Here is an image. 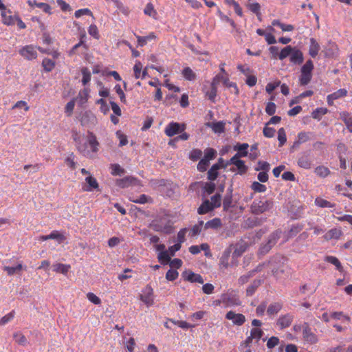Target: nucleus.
I'll list each match as a JSON object with an SVG mask.
<instances>
[{
	"label": "nucleus",
	"mask_w": 352,
	"mask_h": 352,
	"mask_svg": "<svg viewBox=\"0 0 352 352\" xmlns=\"http://www.w3.org/2000/svg\"><path fill=\"white\" fill-rule=\"evenodd\" d=\"M261 280L255 279L253 282L246 289V295L248 296H252L257 289V288L261 285Z\"/></svg>",
	"instance_id": "nucleus-37"
},
{
	"label": "nucleus",
	"mask_w": 352,
	"mask_h": 352,
	"mask_svg": "<svg viewBox=\"0 0 352 352\" xmlns=\"http://www.w3.org/2000/svg\"><path fill=\"white\" fill-rule=\"evenodd\" d=\"M234 243H232L223 252L222 256L220 258V264L224 267L228 268L229 266H234L236 265V261L232 259L231 263L229 262L230 256L232 252Z\"/></svg>",
	"instance_id": "nucleus-7"
},
{
	"label": "nucleus",
	"mask_w": 352,
	"mask_h": 352,
	"mask_svg": "<svg viewBox=\"0 0 352 352\" xmlns=\"http://www.w3.org/2000/svg\"><path fill=\"white\" fill-rule=\"evenodd\" d=\"M112 1L114 3L115 6L116 7L119 12H121L125 16H127L129 14V8L127 6H125L119 0H112Z\"/></svg>",
	"instance_id": "nucleus-44"
},
{
	"label": "nucleus",
	"mask_w": 352,
	"mask_h": 352,
	"mask_svg": "<svg viewBox=\"0 0 352 352\" xmlns=\"http://www.w3.org/2000/svg\"><path fill=\"white\" fill-rule=\"evenodd\" d=\"M320 50V47L317 41L311 38H310V45L309 47V54L312 57L315 58L318 54Z\"/></svg>",
	"instance_id": "nucleus-29"
},
{
	"label": "nucleus",
	"mask_w": 352,
	"mask_h": 352,
	"mask_svg": "<svg viewBox=\"0 0 352 352\" xmlns=\"http://www.w3.org/2000/svg\"><path fill=\"white\" fill-rule=\"evenodd\" d=\"M227 320H232V322L238 326L242 325L245 322V317L242 314H236L234 311H230L226 315Z\"/></svg>",
	"instance_id": "nucleus-14"
},
{
	"label": "nucleus",
	"mask_w": 352,
	"mask_h": 352,
	"mask_svg": "<svg viewBox=\"0 0 352 352\" xmlns=\"http://www.w3.org/2000/svg\"><path fill=\"white\" fill-rule=\"evenodd\" d=\"M283 304L281 302H274L269 305L267 309V314L269 316L277 314L282 309Z\"/></svg>",
	"instance_id": "nucleus-36"
},
{
	"label": "nucleus",
	"mask_w": 352,
	"mask_h": 352,
	"mask_svg": "<svg viewBox=\"0 0 352 352\" xmlns=\"http://www.w3.org/2000/svg\"><path fill=\"white\" fill-rule=\"evenodd\" d=\"M88 33L90 36L96 39H99L100 34L97 26L95 24H91L88 28Z\"/></svg>",
	"instance_id": "nucleus-62"
},
{
	"label": "nucleus",
	"mask_w": 352,
	"mask_h": 352,
	"mask_svg": "<svg viewBox=\"0 0 352 352\" xmlns=\"http://www.w3.org/2000/svg\"><path fill=\"white\" fill-rule=\"evenodd\" d=\"M111 175L116 176V175H121L124 173L125 170L124 168H122L119 164H113L111 165Z\"/></svg>",
	"instance_id": "nucleus-55"
},
{
	"label": "nucleus",
	"mask_w": 352,
	"mask_h": 352,
	"mask_svg": "<svg viewBox=\"0 0 352 352\" xmlns=\"http://www.w3.org/2000/svg\"><path fill=\"white\" fill-rule=\"evenodd\" d=\"M216 155V151L214 148H208L205 150L204 159L207 160L208 162H210V160L214 158Z\"/></svg>",
	"instance_id": "nucleus-63"
},
{
	"label": "nucleus",
	"mask_w": 352,
	"mask_h": 352,
	"mask_svg": "<svg viewBox=\"0 0 352 352\" xmlns=\"http://www.w3.org/2000/svg\"><path fill=\"white\" fill-rule=\"evenodd\" d=\"M309 140V133L302 131L298 133L297 139L294 142L292 148H298L302 143L307 142Z\"/></svg>",
	"instance_id": "nucleus-28"
},
{
	"label": "nucleus",
	"mask_w": 352,
	"mask_h": 352,
	"mask_svg": "<svg viewBox=\"0 0 352 352\" xmlns=\"http://www.w3.org/2000/svg\"><path fill=\"white\" fill-rule=\"evenodd\" d=\"M54 271H56L57 272L62 273L63 274H66L68 272L70 266L67 265L62 264V263H58V264L54 265Z\"/></svg>",
	"instance_id": "nucleus-61"
},
{
	"label": "nucleus",
	"mask_w": 352,
	"mask_h": 352,
	"mask_svg": "<svg viewBox=\"0 0 352 352\" xmlns=\"http://www.w3.org/2000/svg\"><path fill=\"white\" fill-rule=\"evenodd\" d=\"M340 116L349 131L352 132V114L346 111H342L340 113Z\"/></svg>",
	"instance_id": "nucleus-35"
},
{
	"label": "nucleus",
	"mask_w": 352,
	"mask_h": 352,
	"mask_svg": "<svg viewBox=\"0 0 352 352\" xmlns=\"http://www.w3.org/2000/svg\"><path fill=\"white\" fill-rule=\"evenodd\" d=\"M282 234V231L277 230L273 232L268 237V240L266 243L261 245L259 248L258 254L261 255H265L272 248L276 243L277 241L280 239Z\"/></svg>",
	"instance_id": "nucleus-3"
},
{
	"label": "nucleus",
	"mask_w": 352,
	"mask_h": 352,
	"mask_svg": "<svg viewBox=\"0 0 352 352\" xmlns=\"http://www.w3.org/2000/svg\"><path fill=\"white\" fill-rule=\"evenodd\" d=\"M81 72L82 74V83L83 85H86L91 80V72L87 67L82 68Z\"/></svg>",
	"instance_id": "nucleus-50"
},
{
	"label": "nucleus",
	"mask_w": 352,
	"mask_h": 352,
	"mask_svg": "<svg viewBox=\"0 0 352 352\" xmlns=\"http://www.w3.org/2000/svg\"><path fill=\"white\" fill-rule=\"evenodd\" d=\"M297 164L298 166L304 169H310L313 165L311 157L306 153H303L299 156Z\"/></svg>",
	"instance_id": "nucleus-18"
},
{
	"label": "nucleus",
	"mask_w": 352,
	"mask_h": 352,
	"mask_svg": "<svg viewBox=\"0 0 352 352\" xmlns=\"http://www.w3.org/2000/svg\"><path fill=\"white\" fill-rule=\"evenodd\" d=\"M23 270H26V267H23V265L21 263H19L16 266H5L3 267V270L7 272V274L9 276H12L14 274H19L20 275L21 274V271Z\"/></svg>",
	"instance_id": "nucleus-27"
},
{
	"label": "nucleus",
	"mask_w": 352,
	"mask_h": 352,
	"mask_svg": "<svg viewBox=\"0 0 352 352\" xmlns=\"http://www.w3.org/2000/svg\"><path fill=\"white\" fill-rule=\"evenodd\" d=\"M314 63L311 60H308L301 67L300 76L299 78L301 85H307L311 80Z\"/></svg>",
	"instance_id": "nucleus-2"
},
{
	"label": "nucleus",
	"mask_w": 352,
	"mask_h": 352,
	"mask_svg": "<svg viewBox=\"0 0 352 352\" xmlns=\"http://www.w3.org/2000/svg\"><path fill=\"white\" fill-rule=\"evenodd\" d=\"M28 3L29 6H30L31 7L36 6L38 8L42 9L45 13H47L49 14H50L52 13L51 12L52 8H51L50 6L47 3L38 2L36 0H34V1L29 0L28 1Z\"/></svg>",
	"instance_id": "nucleus-31"
},
{
	"label": "nucleus",
	"mask_w": 352,
	"mask_h": 352,
	"mask_svg": "<svg viewBox=\"0 0 352 352\" xmlns=\"http://www.w3.org/2000/svg\"><path fill=\"white\" fill-rule=\"evenodd\" d=\"M247 7L251 12L257 16L258 19H261V6L258 3H249L247 5Z\"/></svg>",
	"instance_id": "nucleus-45"
},
{
	"label": "nucleus",
	"mask_w": 352,
	"mask_h": 352,
	"mask_svg": "<svg viewBox=\"0 0 352 352\" xmlns=\"http://www.w3.org/2000/svg\"><path fill=\"white\" fill-rule=\"evenodd\" d=\"M214 208L210 204L209 200L204 201L202 204L198 208L199 214H206L210 210H212Z\"/></svg>",
	"instance_id": "nucleus-43"
},
{
	"label": "nucleus",
	"mask_w": 352,
	"mask_h": 352,
	"mask_svg": "<svg viewBox=\"0 0 352 352\" xmlns=\"http://www.w3.org/2000/svg\"><path fill=\"white\" fill-rule=\"evenodd\" d=\"M85 182L88 184L87 187H84L83 190L85 191H91L93 189H96L98 188V183L96 178L89 175L85 178Z\"/></svg>",
	"instance_id": "nucleus-34"
},
{
	"label": "nucleus",
	"mask_w": 352,
	"mask_h": 352,
	"mask_svg": "<svg viewBox=\"0 0 352 352\" xmlns=\"http://www.w3.org/2000/svg\"><path fill=\"white\" fill-rule=\"evenodd\" d=\"M87 142L92 153H97L99 151L100 144L94 133L88 132Z\"/></svg>",
	"instance_id": "nucleus-22"
},
{
	"label": "nucleus",
	"mask_w": 352,
	"mask_h": 352,
	"mask_svg": "<svg viewBox=\"0 0 352 352\" xmlns=\"http://www.w3.org/2000/svg\"><path fill=\"white\" fill-rule=\"evenodd\" d=\"M224 226L226 236H230L232 235H234L239 228L238 224L235 223L233 221H228V223L225 224Z\"/></svg>",
	"instance_id": "nucleus-33"
},
{
	"label": "nucleus",
	"mask_w": 352,
	"mask_h": 352,
	"mask_svg": "<svg viewBox=\"0 0 352 352\" xmlns=\"http://www.w3.org/2000/svg\"><path fill=\"white\" fill-rule=\"evenodd\" d=\"M273 26L279 27L283 32H292L294 30V26L291 24H285L281 23L279 20L275 19L272 22Z\"/></svg>",
	"instance_id": "nucleus-38"
},
{
	"label": "nucleus",
	"mask_w": 352,
	"mask_h": 352,
	"mask_svg": "<svg viewBox=\"0 0 352 352\" xmlns=\"http://www.w3.org/2000/svg\"><path fill=\"white\" fill-rule=\"evenodd\" d=\"M215 76H219L220 78L218 80V84L222 81L223 84L228 88H233L234 94H239V89L235 82H231L229 80L228 74H218Z\"/></svg>",
	"instance_id": "nucleus-20"
},
{
	"label": "nucleus",
	"mask_w": 352,
	"mask_h": 352,
	"mask_svg": "<svg viewBox=\"0 0 352 352\" xmlns=\"http://www.w3.org/2000/svg\"><path fill=\"white\" fill-rule=\"evenodd\" d=\"M221 167V166L219 163L213 164L208 171V179L210 181L215 180L219 175L218 170Z\"/></svg>",
	"instance_id": "nucleus-32"
},
{
	"label": "nucleus",
	"mask_w": 352,
	"mask_h": 352,
	"mask_svg": "<svg viewBox=\"0 0 352 352\" xmlns=\"http://www.w3.org/2000/svg\"><path fill=\"white\" fill-rule=\"evenodd\" d=\"M248 147L249 144L248 143L237 144L234 146V150L237 151V153L234 156L238 157H243L248 156Z\"/></svg>",
	"instance_id": "nucleus-23"
},
{
	"label": "nucleus",
	"mask_w": 352,
	"mask_h": 352,
	"mask_svg": "<svg viewBox=\"0 0 352 352\" xmlns=\"http://www.w3.org/2000/svg\"><path fill=\"white\" fill-rule=\"evenodd\" d=\"M182 75L188 80H194L196 78L195 74L189 67H186L183 69Z\"/></svg>",
	"instance_id": "nucleus-51"
},
{
	"label": "nucleus",
	"mask_w": 352,
	"mask_h": 352,
	"mask_svg": "<svg viewBox=\"0 0 352 352\" xmlns=\"http://www.w3.org/2000/svg\"><path fill=\"white\" fill-rule=\"evenodd\" d=\"M278 140L279 142V146H282L287 141L286 133L283 128H280L278 131Z\"/></svg>",
	"instance_id": "nucleus-59"
},
{
	"label": "nucleus",
	"mask_w": 352,
	"mask_h": 352,
	"mask_svg": "<svg viewBox=\"0 0 352 352\" xmlns=\"http://www.w3.org/2000/svg\"><path fill=\"white\" fill-rule=\"evenodd\" d=\"M328 113V109L325 107H319L316 109L312 113H311V117L314 119L320 120H321L322 117L327 114Z\"/></svg>",
	"instance_id": "nucleus-42"
},
{
	"label": "nucleus",
	"mask_w": 352,
	"mask_h": 352,
	"mask_svg": "<svg viewBox=\"0 0 352 352\" xmlns=\"http://www.w3.org/2000/svg\"><path fill=\"white\" fill-rule=\"evenodd\" d=\"M2 22L6 25H12L15 24V18L16 15H12L10 10L5 9L1 13Z\"/></svg>",
	"instance_id": "nucleus-21"
},
{
	"label": "nucleus",
	"mask_w": 352,
	"mask_h": 352,
	"mask_svg": "<svg viewBox=\"0 0 352 352\" xmlns=\"http://www.w3.org/2000/svg\"><path fill=\"white\" fill-rule=\"evenodd\" d=\"M89 96V89L88 88H85L84 89L80 91L78 95V98L80 100L81 104L86 102Z\"/></svg>",
	"instance_id": "nucleus-53"
},
{
	"label": "nucleus",
	"mask_w": 352,
	"mask_h": 352,
	"mask_svg": "<svg viewBox=\"0 0 352 352\" xmlns=\"http://www.w3.org/2000/svg\"><path fill=\"white\" fill-rule=\"evenodd\" d=\"M266 209L265 203L262 201L255 200L251 206V210L253 213L259 214L263 212Z\"/></svg>",
	"instance_id": "nucleus-30"
},
{
	"label": "nucleus",
	"mask_w": 352,
	"mask_h": 352,
	"mask_svg": "<svg viewBox=\"0 0 352 352\" xmlns=\"http://www.w3.org/2000/svg\"><path fill=\"white\" fill-rule=\"evenodd\" d=\"M264 332L261 329L259 328H253L250 331V336L254 339L256 340V342L262 338Z\"/></svg>",
	"instance_id": "nucleus-58"
},
{
	"label": "nucleus",
	"mask_w": 352,
	"mask_h": 352,
	"mask_svg": "<svg viewBox=\"0 0 352 352\" xmlns=\"http://www.w3.org/2000/svg\"><path fill=\"white\" fill-rule=\"evenodd\" d=\"M206 126L211 128L215 133H222L225 131L226 123L223 121L207 122Z\"/></svg>",
	"instance_id": "nucleus-25"
},
{
	"label": "nucleus",
	"mask_w": 352,
	"mask_h": 352,
	"mask_svg": "<svg viewBox=\"0 0 352 352\" xmlns=\"http://www.w3.org/2000/svg\"><path fill=\"white\" fill-rule=\"evenodd\" d=\"M324 260L327 262L335 265L336 267V270H338L339 272H343V270H344L343 267H342L341 263L340 262V261L338 260V258H336V256H327L325 257Z\"/></svg>",
	"instance_id": "nucleus-39"
},
{
	"label": "nucleus",
	"mask_w": 352,
	"mask_h": 352,
	"mask_svg": "<svg viewBox=\"0 0 352 352\" xmlns=\"http://www.w3.org/2000/svg\"><path fill=\"white\" fill-rule=\"evenodd\" d=\"M77 136L78 135L76 134V137L74 138V140L77 143L76 148L78 151L84 156L88 157L89 155V151L87 148V144H81L80 142H78L79 138Z\"/></svg>",
	"instance_id": "nucleus-40"
},
{
	"label": "nucleus",
	"mask_w": 352,
	"mask_h": 352,
	"mask_svg": "<svg viewBox=\"0 0 352 352\" xmlns=\"http://www.w3.org/2000/svg\"><path fill=\"white\" fill-rule=\"evenodd\" d=\"M220 78L219 76H214L210 83V87L207 89L206 87L203 89L205 96L212 102L215 101V98L217 94V85L218 80Z\"/></svg>",
	"instance_id": "nucleus-5"
},
{
	"label": "nucleus",
	"mask_w": 352,
	"mask_h": 352,
	"mask_svg": "<svg viewBox=\"0 0 352 352\" xmlns=\"http://www.w3.org/2000/svg\"><path fill=\"white\" fill-rule=\"evenodd\" d=\"M294 320V316L292 314L281 315L277 320L276 324L280 329L289 327Z\"/></svg>",
	"instance_id": "nucleus-16"
},
{
	"label": "nucleus",
	"mask_w": 352,
	"mask_h": 352,
	"mask_svg": "<svg viewBox=\"0 0 352 352\" xmlns=\"http://www.w3.org/2000/svg\"><path fill=\"white\" fill-rule=\"evenodd\" d=\"M249 247L248 242L241 239L236 243L234 244L233 252H232V260H235L240 257Z\"/></svg>",
	"instance_id": "nucleus-8"
},
{
	"label": "nucleus",
	"mask_w": 352,
	"mask_h": 352,
	"mask_svg": "<svg viewBox=\"0 0 352 352\" xmlns=\"http://www.w3.org/2000/svg\"><path fill=\"white\" fill-rule=\"evenodd\" d=\"M162 222L163 221H159L158 223L151 224L150 226L153 230L156 232H160L164 234L172 233L173 232L174 228L173 223H173V221H167L164 225L162 223Z\"/></svg>",
	"instance_id": "nucleus-11"
},
{
	"label": "nucleus",
	"mask_w": 352,
	"mask_h": 352,
	"mask_svg": "<svg viewBox=\"0 0 352 352\" xmlns=\"http://www.w3.org/2000/svg\"><path fill=\"white\" fill-rule=\"evenodd\" d=\"M41 241H47L49 239L56 240L58 243H62L66 239L65 236L57 230L52 231L50 234L42 235L40 236Z\"/></svg>",
	"instance_id": "nucleus-17"
},
{
	"label": "nucleus",
	"mask_w": 352,
	"mask_h": 352,
	"mask_svg": "<svg viewBox=\"0 0 352 352\" xmlns=\"http://www.w3.org/2000/svg\"><path fill=\"white\" fill-rule=\"evenodd\" d=\"M116 184L118 187L124 188L131 186L139 185L140 181L133 176H126L122 179H116Z\"/></svg>",
	"instance_id": "nucleus-9"
},
{
	"label": "nucleus",
	"mask_w": 352,
	"mask_h": 352,
	"mask_svg": "<svg viewBox=\"0 0 352 352\" xmlns=\"http://www.w3.org/2000/svg\"><path fill=\"white\" fill-rule=\"evenodd\" d=\"M274 260L276 262V265H274L272 269L274 276L278 279L289 277L292 274V269L286 263L287 258L278 256Z\"/></svg>",
	"instance_id": "nucleus-1"
},
{
	"label": "nucleus",
	"mask_w": 352,
	"mask_h": 352,
	"mask_svg": "<svg viewBox=\"0 0 352 352\" xmlns=\"http://www.w3.org/2000/svg\"><path fill=\"white\" fill-rule=\"evenodd\" d=\"M19 54L25 59L32 60L37 57L36 47L32 45H25L19 50Z\"/></svg>",
	"instance_id": "nucleus-10"
},
{
	"label": "nucleus",
	"mask_w": 352,
	"mask_h": 352,
	"mask_svg": "<svg viewBox=\"0 0 352 352\" xmlns=\"http://www.w3.org/2000/svg\"><path fill=\"white\" fill-rule=\"evenodd\" d=\"M240 158L241 157L233 156L230 158L228 162V164L234 165L238 170V173L240 175H243L247 172L248 166L245 164L244 161L240 160Z\"/></svg>",
	"instance_id": "nucleus-13"
},
{
	"label": "nucleus",
	"mask_w": 352,
	"mask_h": 352,
	"mask_svg": "<svg viewBox=\"0 0 352 352\" xmlns=\"http://www.w3.org/2000/svg\"><path fill=\"white\" fill-rule=\"evenodd\" d=\"M315 204L320 208H333L335 206L333 204L321 197L316 198Z\"/></svg>",
	"instance_id": "nucleus-48"
},
{
	"label": "nucleus",
	"mask_w": 352,
	"mask_h": 352,
	"mask_svg": "<svg viewBox=\"0 0 352 352\" xmlns=\"http://www.w3.org/2000/svg\"><path fill=\"white\" fill-rule=\"evenodd\" d=\"M153 290L150 285L146 287L143 290V294L140 295V300L146 305L147 307L153 305Z\"/></svg>",
	"instance_id": "nucleus-12"
},
{
	"label": "nucleus",
	"mask_w": 352,
	"mask_h": 352,
	"mask_svg": "<svg viewBox=\"0 0 352 352\" xmlns=\"http://www.w3.org/2000/svg\"><path fill=\"white\" fill-rule=\"evenodd\" d=\"M270 169V165L268 162L264 161H258V165L255 167L256 171H265L268 172Z\"/></svg>",
	"instance_id": "nucleus-57"
},
{
	"label": "nucleus",
	"mask_w": 352,
	"mask_h": 352,
	"mask_svg": "<svg viewBox=\"0 0 352 352\" xmlns=\"http://www.w3.org/2000/svg\"><path fill=\"white\" fill-rule=\"evenodd\" d=\"M251 188L256 192H264L267 190L265 185L262 184L258 182H252Z\"/></svg>",
	"instance_id": "nucleus-54"
},
{
	"label": "nucleus",
	"mask_w": 352,
	"mask_h": 352,
	"mask_svg": "<svg viewBox=\"0 0 352 352\" xmlns=\"http://www.w3.org/2000/svg\"><path fill=\"white\" fill-rule=\"evenodd\" d=\"M82 15H88L94 18L93 13L89 8L79 9L76 10L74 13V16L76 18H80Z\"/></svg>",
	"instance_id": "nucleus-60"
},
{
	"label": "nucleus",
	"mask_w": 352,
	"mask_h": 352,
	"mask_svg": "<svg viewBox=\"0 0 352 352\" xmlns=\"http://www.w3.org/2000/svg\"><path fill=\"white\" fill-rule=\"evenodd\" d=\"M132 201L137 204H144L146 203H153V199L151 197L142 194L140 196H139L136 199L132 200Z\"/></svg>",
	"instance_id": "nucleus-56"
},
{
	"label": "nucleus",
	"mask_w": 352,
	"mask_h": 352,
	"mask_svg": "<svg viewBox=\"0 0 352 352\" xmlns=\"http://www.w3.org/2000/svg\"><path fill=\"white\" fill-rule=\"evenodd\" d=\"M185 129V124L171 122L166 126L164 133L168 137H173L176 134L184 132Z\"/></svg>",
	"instance_id": "nucleus-4"
},
{
	"label": "nucleus",
	"mask_w": 352,
	"mask_h": 352,
	"mask_svg": "<svg viewBox=\"0 0 352 352\" xmlns=\"http://www.w3.org/2000/svg\"><path fill=\"white\" fill-rule=\"evenodd\" d=\"M303 59L302 52L294 47L290 56V62L296 65H300L303 62Z\"/></svg>",
	"instance_id": "nucleus-26"
},
{
	"label": "nucleus",
	"mask_w": 352,
	"mask_h": 352,
	"mask_svg": "<svg viewBox=\"0 0 352 352\" xmlns=\"http://www.w3.org/2000/svg\"><path fill=\"white\" fill-rule=\"evenodd\" d=\"M135 36L137 38L138 46L140 47L144 46L148 41L157 39V36L154 32H150L147 36H141L135 34Z\"/></svg>",
	"instance_id": "nucleus-24"
},
{
	"label": "nucleus",
	"mask_w": 352,
	"mask_h": 352,
	"mask_svg": "<svg viewBox=\"0 0 352 352\" xmlns=\"http://www.w3.org/2000/svg\"><path fill=\"white\" fill-rule=\"evenodd\" d=\"M170 258L171 256L167 250L162 251V252H159L157 255V259L159 262L163 265L168 264L170 261Z\"/></svg>",
	"instance_id": "nucleus-41"
},
{
	"label": "nucleus",
	"mask_w": 352,
	"mask_h": 352,
	"mask_svg": "<svg viewBox=\"0 0 352 352\" xmlns=\"http://www.w3.org/2000/svg\"><path fill=\"white\" fill-rule=\"evenodd\" d=\"M315 173L321 177H326L330 174V170L327 167L318 166L315 168Z\"/></svg>",
	"instance_id": "nucleus-49"
},
{
	"label": "nucleus",
	"mask_w": 352,
	"mask_h": 352,
	"mask_svg": "<svg viewBox=\"0 0 352 352\" xmlns=\"http://www.w3.org/2000/svg\"><path fill=\"white\" fill-rule=\"evenodd\" d=\"M341 234H342V232L340 230L333 228L327 232V234H325V237L327 239H338L340 238Z\"/></svg>",
	"instance_id": "nucleus-52"
},
{
	"label": "nucleus",
	"mask_w": 352,
	"mask_h": 352,
	"mask_svg": "<svg viewBox=\"0 0 352 352\" xmlns=\"http://www.w3.org/2000/svg\"><path fill=\"white\" fill-rule=\"evenodd\" d=\"M42 66L45 72H50L54 69L55 67V62L52 59L45 58L43 60Z\"/></svg>",
	"instance_id": "nucleus-46"
},
{
	"label": "nucleus",
	"mask_w": 352,
	"mask_h": 352,
	"mask_svg": "<svg viewBox=\"0 0 352 352\" xmlns=\"http://www.w3.org/2000/svg\"><path fill=\"white\" fill-rule=\"evenodd\" d=\"M302 338L309 344H315L318 342L316 335L312 332L309 324L305 322L302 324Z\"/></svg>",
	"instance_id": "nucleus-6"
},
{
	"label": "nucleus",
	"mask_w": 352,
	"mask_h": 352,
	"mask_svg": "<svg viewBox=\"0 0 352 352\" xmlns=\"http://www.w3.org/2000/svg\"><path fill=\"white\" fill-rule=\"evenodd\" d=\"M324 56L327 58H335L338 56L339 49L334 42H329L324 49Z\"/></svg>",
	"instance_id": "nucleus-15"
},
{
	"label": "nucleus",
	"mask_w": 352,
	"mask_h": 352,
	"mask_svg": "<svg viewBox=\"0 0 352 352\" xmlns=\"http://www.w3.org/2000/svg\"><path fill=\"white\" fill-rule=\"evenodd\" d=\"M294 47H292L291 45H287L283 49H282L278 54V58L282 60L288 57L289 56H291V54L294 51Z\"/></svg>",
	"instance_id": "nucleus-47"
},
{
	"label": "nucleus",
	"mask_w": 352,
	"mask_h": 352,
	"mask_svg": "<svg viewBox=\"0 0 352 352\" xmlns=\"http://www.w3.org/2000/svg\"><path fill=\"white\" fill-rule=\"evenodd\" d=\"M179 273L175 270L170 269L168 270L166 274V278L168 280L173 281L178 278Z\"/></svg>",
	"instance_id": "nucleus-64"
},
{
	"label": "nucleus",
	"mask_w": 352,
	"mask_h": 352,
	"mask_svg": "<svg viewBox=\"0 0 352 352\" xmlns=\"http://www.w3.org/2000/svg\"><path fill=\"white\" fill-rule=\"evenodd\" d=\"M182 277L184 280H188L190 283H199L201 284L204 283V279L200 274H195L192 271H184L182 273Z\"/></svg>",
	"instance_id": "nucleus-19"
}]
</instances>
